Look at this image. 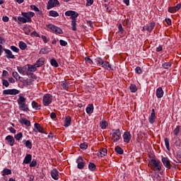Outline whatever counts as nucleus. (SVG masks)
<instances>
[{
  "label": "nucleus",
  "instance_id": "obj_35",
  "mask_svg": "<svg viewBox=\"0 0 181 181\" xmlns=\"http://www.w3.org/2000/svg\"><path fill=\"white\" fill-rule=\"evenodd\" d=\"M51 66H53V67H59V63H57V61L54 59H52L50 61Z\"/></svg>",
  "mask_w": 181,
  "mask_h": 181
},
{
  "label": "nucleus",
  "instance_id": "obj_61",
  "mask_svg": "<svg viewBox=\"0 0 181 181\" xmlns=\"http://www.w3.org/2000/svg\"><path fill=\"white\" fill-rule=\"evenodd\" d=\"M42 39L44 42L47 43L49 42V40L47 39V37L45 35H42Z\"/></svg>",
  "mask_w": 181,
  "mask_h": 181
},
{
  "label": "nucleus",
  "instance_id": "obj_63",
  "mask_svg": "<svg viewBox=\"0 0 181 181\" xmlns=\"http://www.w3.org/2000/svg\"><path fill=\"white\" fill-rule=\"evenodd\" d=\"M175 146H180V145H181V141H180V140H177V141H175Z\"/></svg>",
  "mask_w": 181,
  "mask_h": 181
},
{
  "label": "nucleus",
  "instance_id": "obj_49",
  "mask_svg": "<svg viewBox=\"0 0 181 181\" xmlns=\"http://www.w3.org/2000/svg\"><path fill=\"white\" fill-rule=\"evenodd\" d=\"M25 146L26 148H28V149H32V142H30V141H27L25 142Z\"/></svg>",
  "mask_w": 181,
  "mask_h": 181
},
{
  "label": "nucleus",
  "instance_id": "obj_41",
  "mask_svg": "<svg viewBox=\"0 0 181 181\" xmlns=\"http://www.w3.org/2000/svg\"><path fill=\"white\" fill-rule=\"evenodd\" d=\"M76 25H77L76 21V20H72L71 21L72 30H74V31L77 30V28L76 27Z\"/></svg>",
  "mask_w": 181,
  "mask_h": 181
},
{
  "label": "nucleus",
  "instance_id": "obj_50",
  "mask_svg": "<svg viewBox=\"0 0 181 181\" xmlns=\"http://www.w3.org/2000/svg\"><path fill=\"white\" fill-rule=\"evenodd\" d=\"M37 165L36 160L33 159L30 164V168H35Z\"/></svg>",
  "mask_w": 181,
  "mask_h": 181
},
{
  "label": "nucleus",
  "instance_id": "obj_17",
  "mask_svg": "<svg viewBox=\"0 0 181 181\" xmlns=\"http://www.w3.org/2000/svg\"><path fill=\"white\" fill-rule=\"evenodd\" d=\"M156 97L158 98H162L163 97V90L162 89V87H159L156 90Z\"/></svg>",
  "mask_w": 181,
  "mask_h": 181
},
{
  "label": "nucleus",
  "instance_id": "obj_8",
  "mask_svg": "<svg viewBox=\"0 0 181 181\" xmlns=\"http://www.w3.org/2000/svg\"><path fill=\"white\" fill-rule=\"evenodd\" d=\"M59 4L60 3L57 0H49L48 1L47 9L54 8V6H57V5H59Z\"/></svg>",
  "mask_w": 181,
  "mask_h": 181
},
{
  "label": "nucleus",
  "instance_id": "obj_23",
  "mask_svg": "<svg viewBox=\"0 0 181 181\" xmlns=\"http://www.w3.org/2000/svg\"><path fill=\"white\" fill-rule=\"evenodd\" d=\"M17 70L20 74H23V76H25V74L26 73V66H18Z\"/></svg>",
  "mask_w": 181,
  "mask_h": 181
},
{
  "label": "nucleus",
  "instance_id": "obj_33",
  "mask_svg": "<svg viewBox=\"0 0 181 181\" xmlns=\"http://www.w3.org/2000/svg\"><path fill=\"white\" fill-rule=\"evenodd\" d=\"M49 13V16H52V18H57V16H59V13H57V11H50Z\"/></svg>",
  "mask_w": 181,
  "mask_h": 181
},
{
  "label": "nucleus",
  "instance_id": "obj_10",
  "mask_svg": "<svg viewBox=\"0 0 181 181\" xmlns=\"http://www.w3.org/2000/svg\"><path fill=\"white\" fill-rule=\"evenodd\" d=\"M123 139L127 144L129 143V141H131V133L125 132L123 134Z\"/></svg>",
  "mask_w": 181,
  "mask_h": 181
},
{
  "label": "nucleus",
  "instance_id": "obj_11",
  "mask_svg": "<svg viewBox=\"0 0 181 181\" xmlns=\"http://www.w3.org/2000/svg\"><path fill=\"white\" fill-rule=\"evenodd\" d=\"M51 176L54 180H59V171L56 169L52 170L51 171Z\"/></svg>",
  "mask_w": 181,
  "mask_h": 181
},
{
  "label": "nucleus",
  "instance_id": "obj_1",
  "mask_svg": "<svg viewBox=\"0 0 181 181\" xmlns=\"http://www.w3.org/2000/svg\"><path fill=\"white\" fill-rule=\"evenodd\" d=\"M17 103L19 105L20 110H22V111H29V107H28V105H26V98L22 96V94L19 95Z\"/></svg>",
  "mask_w": 181,
  "mask_h": 181
},
{
  "label": "nucleus",
  "instance_id": "obj_20",
  "mask_svg": "<svg viewBox=\"0 0 181 181\" xmlns=\"http://www.w3.org/2000/svg\"><path fill=\"white\" fill-rule=\"evenodd\" d=\"M43 64H45V58L44 57H41L35 63V66L37 67H42V66H43Z\"/></svg>",
  "mask_w": 181,
  "mask_h": 181
},
{
  "label": "nucleus",
  "instance_id": "obj_28",
  "mask_svg": "<svg viewBox=\"0 0 181 181\" xmlns=\"http://www.w3.org/2000/svg\"><path fill=\"white\" fill-rule=\"evenodd\" d=\"M19 47L21 50H25L26 49V47H28V45L23 41H20L19 42Z\"/></svg>",
  "mask_w": 181,
  "mask_h": 181
},
{
  "label": "nucleus",
  "instance_id": "obj_58",
  "mask_svg": "<svg viewBox=\"0 0 181 181\" xmlns=\"http://www.w3.org/2000/svg\"><path fill=\"white\" fill-rule=\"evenodd\" d=\"M59 43H60L61 46H67V42H66L63 40H60Z\"/></svg>",
  "mask_w": 181,
  "mask_h": 181
},
{
  "label": "nucleus",
  "instance_id": "obj_59",
  "mask_svg": "<svg viewBox=\"0 0 181 181\" xmlns=\"http://www.w3.org/2000/svg\"><path fill=\"white\" fill-rule=\"evenodd\" d=\"M85 60H86V63H89V64H93V60H91V59H90V57H86Z\"/></svg>",
  "mask_w": 181,
  "mask_h": 181
},
{
  "label": "nucleus",
  "instance_id": "obj_2",
  "mask_svg": "<svg viewBox=\"0 0 181 181\" xmlns=\"http://www.w3.org/2000/svg\"><path fill=\"white\" fill-rule=\"evenodd\" d=\"M112 138L113 142H118V140L121 139V131H119V129L112 130Z\"/></svg>",
  "mask_w": 181,
  "mask_h": 181
},
{
  "label": "nucleus",
  "instance_id": "obj_31",
  "mask_svg": "<svg viewBox=\"0 0 181 181\" xmlns=\"http://www.w3.org/2000/svg\"><path fill=\"white\" fill-rule=\"evenodd\" d=\"M102 66L104 69H106L107 70H108L109 69L110 70H114V69L111 67V64H110V63L108 62H104Z\"/></svg>",
  "mask_w": 181,
  "mask_h": 181
},
{
  "label": "nucleus",
  "instance_id": "obj_44",
  "mask_svg": "<svg viewBox=\"0 0 181 181\" xmlns=\"http://www.w3.org/2000/svg\"><path fill=\"white\" fill-rule=\"evenodd\" d=\"M18 21H19V22H21L22 23H28L27 20L24 17L18 16Z\"/></svg>",
  "mask_w": 181,
  "mask_h": 181
},
{
  "label": "nucleus",
  "instance_id": "obj_16",
  "mask_svg": "<svg viewBox=\"0 0 181 181\" xmlns=\"http://www.w3.org/2000/svg\"><path fill=\"white\" fill-rule=\"evenodd\" d=\"M30 162H32V155L26 154L23 160V163H25V165H28V163H30Z\"/></svg>",
  "mask_w": 181,
  "mask_h": 181
},
{
  "label": "nucleus",
  "instance_id": "obj_40",
  "mask_svg": "<svg viewBox=\"0 0 181 181\" xmlns=\"http://www.w3.org/2000/svg\"><path fill=\"white\" fill-rule=\"evenodd\" d=\"M12 76H13V77H14V78H16V80H21V78H22V77H21L19 76V74H18V72H16V71H13L12 73Z\"/></svg>",
  "mask_w": 181,
  "mask_h": 181
},
{
  "label": "nucleus",
  "instance_id": "obj_57",
  "mask_svg": "<svg viewBox=\"0 0 181 181\" xmlns=\"http://www.w3.org/2000/svg\"><path fill=\"white\" fill-rule=\"evenodd\" d=\"M30 8H31V9H33V11H35V12H39V8H37L35 5H31Z\"/></svg>",
  "mask_w": 181,
  "mask_h": 181
},
{
  "label": "nucleus",
  "instance_id": "obj_25",
  "mask_svg": "<svg viewBox=\"0 0 181 181\" xmlns=\"http://www.w3.org/2000/svg\"><path fill=\"white\" fill-rule=\"evenodd\" d=\"M35 128H36L37 131H38V132H40L41 134H44L45 132H43V127H42L40 126V124L35 123Z\"/></svg>",
  "mask_w": 181,
  "mask_h": 181
},
{
  "label": "nucleus",
  "instance_id": "obj_56",
  "mask_svg": "<svg viewBox=\"0 0 181 181\" xmlns=\"http://www.w3.org/2000/svg\"><path fill=\"white\" fill-rule=\"evenodd\" d=\"M135 71L137 74H141L142 73V69H141V67L139 66H137L136 69H135Z\"/></svg>",
  "mask_w": 181,
  "mask_h": 181
},
{
  "label": "nucleus",
  "instance_id": "obj_42",
  "mask_svg": "<svg viewBox=\"0 0 181 181\" xmlns=\"http://www.w3.org/2000/svg\"><path fill=\"white\" fill-rule=\"evenodd\" d=\"M137 90H138V88H136V85L132 84L130 86V91L132 93H136Z\"/></svg>",
  "mask_w": 181,
  "mask_h": 181
},
{
  "label": "nucleus",
  "instance_id": "obj_12",
  "mask_svg": "<svg viewBox=\"0 0 181 181\" xmlns=\"http://www.w3.org/2000/svg\"><path fill=\"white\" fill-rule=\"evenodd\" d=\"M155 118H156L155 109H152L151 114L148 117V122H150V124H153V122H155Z\"/></svg>",
  "mask_w": 181,
  "mask_h": 181
},
{
  "label": "nucleus",
  "instance_id": "obj_22",
  "mask_svg": "<svg viewBox=\"0 0 181 181\" xmlns=\"http://www.w3.org/2000/svg\"><path fill=\"white\" fill-rule=\"evenodd\" d=\"M107 148H102L99 151V153H98V155L100 158H103V156H105L107 155Z\"/></svg>",
  "mask_w": 181,
  "mask_h": 181
},
{
  "label": "nucleus",
  "instance_id": "obj_32",
  "mask_svg": "<svg viewBox=\"0 0 181 181\" xmlns=\"http://www.w3.org/2000/svg\"><path fill=\"white\" fill-rule=\"evenodd\" d=\"M36 70H37V66H36V64L28 66V71L35 72L36 71Z\"/></svg>",
  "mask_w": 181,
  "mask_h": 181
},
{
  "label": "nucleus",
  "instance_id": "obj_6",
  "mask_svg": "<svg viewBox=\"0 0 181 181\" xmlns=\"http://www.w3.org/2000/svg\"><path fill=\"white\" fill-rule=\"evenodd\" d=\"M22 16H23L27 21V22H32V18L35 16V13L33 12H28V13H21Z\"/></svg>",
  "mask_w": 181,
  "mask_h": 181
},
{
  "label": "nucleus",
  "instance_id": "obj_46",
  "mask_svg": "<svg viewBox=\"0 0 181 181\" xmlns=\"http://www.w3.org/2000/svg\"><path fill=\"white\" fill-rule=\"evenodd\" d=\"M168 12H170V13H175V12H177V11L176 10L175 7H169L168 8Z\"/></svg>",
  "mask_w": 181,
  "mask_h": 181
},
{
  "label": "nucleus",
  "instance_id": "obj_5",
  "mask_svg": "<svg viewBox=\"0 0 181 181\" xmlns=\"http://www.w3.org/2000/svg\"><path fill=\"white\" fill-rule=\"evenodd\" d=\"M20 91L18 89H6L3 90V94L6 95H16L19 94Z\"/></svg>",
  "mask_w": 181,
  "mask_h": 181
},
{
  "label": "nucleus",
  "instance_id": "obj_38",
  "mask_svg": "<svg viewBox=\"0 0 181 181\" xmlns=\"http://www.w3.org/2000/svg\"><path fill=\"white\" fill-rule=\"evenodd\" d=\"M164 141H165V148H166L167 151H170V144H169V139L165 138L164 139Z\"/></svg>",
  "mask_w": 181,
  "mask_h": 181
},
{
  "label": "nucleus",
  "instance_id": "obj_4",
  "mask_svg": "<svg viewBox=\"0 0 181 181\" xmlns=\"http://www.w3.org/2000/svg\"><path fill=\"white\" fill-rule=\"evenodd\" d=\"M53 100V96L50 94H46L43 97V104L45 106H47L52 104V101Z\"/></svg>",
  "mask_w": 181,
  "mask_h": 181
},
{
  "label": "nucleus",
  "instance_id": "obj_13",
  "mask_svg": "<svg viewBox=\"0 0 181 181\" xmlns=\"http://www.w3.org/2000/svg\"><path fill=\"white\" fill-rule=\"evenodd\" d=\"M154 28H155V23H151L149 25H145L143 29L144 30H147L148 32H152Z\"/></svg>",
  "mask_w": 181,
  "mask_h": 181
},
{
  "label": "nucleus",
  "instance_id": "obj_62",
  "mask_svg": "<svg viewBox=\"0 0 181 181\" xmlns=\"http://www.w3.org/2000/svg\"><path fill=\"white\" fill-rule=\"evenodd\" d=\"M31 36H35V37H40L39 34H38L37 32H36V31H33V32L31 33Z\"/></svg>",
  "mask_w": 181,
  "mask_h": 181
},
{
  "label": "nucleus",
  "instance_id": "obj_53",
  "mask_svg": "<svg viewBox=\"0 0 181 181\" xmlns=\"http://www.w3.org/2000/svg\"><path fill=\"white\" fill-rule=\"evenodd\" d=\"M2 84L4 87H9V82L6 79H2Z\"/></svg>",
  "mask_w": 181,
  "mask_h": 181
},
{
  "label": "nucleus",
  "instance_id": "obj_43",
  "mask_svg": "<svg viewBox=\"0 0 181 181\" xmlns=\"http://www.w3.org/2000/svg\"><path fill=\"white\" fill-rule=\"evenodd\" d=\"M47 53H49L47 48H42L40 51V54H47Z\"/></svg>",
  "mask_w": 181,
  "mask_h": 181
},
{
  "label": "nucleus",
  "instance_id": "obj_55",
  "mask_svg": "<svg viewBox=\"0 0 181 181\" xmlns=\"http://www.w3.org/2000/svg\"><path fill=\"white\" fill-rule=\"evenodd\" d=\"M86 6H91L94 4V0H86Z\"/></svg>",
  "mask_w": 181,
  "mask_h": 181
},
{
  "label": "nucleus",
  "instance_id": "obj_64",
  "mask_svg": "<svg viewBox=\"0 0 181 181\" xmlns=\"http://www.w3.org/2000/svg\"><path fill=\"white\" fill-rule=\"evenodd\" d=\"M177 156L180 159L181 158V148H180L177 151Z\"/></svg>",
  "mask_w": 181,
  "mask_h": 181
},
{
  "label": "nucleus",
  "instance_id": "obj_18",
  "mask_svg": "<svg viewBox=\"0 0 181 181\" xmlns=\"http://www.w3.org/2000/svg\"><path fill=\"white\" fill-rule=\"evenodd\" d=\"M71 124V117H70V116H67L65 118L64 127H65V128H67V127H70Z\"/></svg>",
  "mask_w": 181,
  "mask_h": 181
},
{
  "label": "nucleus",
  "instance_id": "obj_26",
  "mask_svg": "<svg viewBox=\"0 0 181 181\" xmlns=\"http://www.w3.org/2000/svg\"><path fill=\"white\" fill-rule=\"evenodd\" d=\"M115 151L119 155H122L124 153V150L122 149V148L119 147V146H117L115 147Z\"/></svg>",
  "mask_w": 181,
  "mask_h": 181
},
{
  "label": "nucleus",
  "instance_id": "obj_29",
  "mask_svg": "<svg viewBox=\"0 0 181 181\" xmlns=\"http://www.w3.org/2000/svg\"><path fill=\"white\" fill-rule=\"evenodd\" d=\"M100 127L102 129H105L108 127L107 121H102L100 122Z\"/></svg>",
  "mask_w": 181,
  "mask_h": 181
},
{
  "label": "nucleus",
  "instance_id": "obj_54",
  "mask_svg": "<svg viewBox=\"0 0 181 181\" xmlns=\"http://www.w3.org/2000/svg\"><path fill=\"white\" fill-rule=\"evenodd\" d=\"M11 49L13 52H15L16 53H19V49L18 47H15V46H11Z\"/></svg>",
  "mask_w": 181,
  "mask_h": 181
},
{
  "label": "nucleus",
  "instance_id": "obj_30",
  "mask_svg": "<svg viewBox=\"0 0 181 181\" xmlns=\"http://www.w3.org/2000/svg\"><path fill=\"white\" fill-rule=\"evenodd\" d=\"M11 174H12V170L8 168H4V170L2 171V176H6V175H11Z\"/></svg>",
  "mask_w": 181,
  "mask_h": 181
},
{
  "label": "nucleus",
  "instance_id": "obj_3",
  "mask_svg": "<svg viewBox=\"0 0 181 181\" xmlns=\"http://www.w3.org/2000/svg\"><path fill=\"white\" fill-rule=\"evenodd\" d=\"M47 27L48 28V29H50V30H52V32H54V33H58L59 35L63 34V30H61L60 28H59L54 25L49 24L48 25H47Z\"/></svg>",
  "mask_w": 181,
  "mask_h": 181
},
{
  "label": "nucleus",
  "instance_id": "obj_34",
  "mask_svg": "<svg viewBox=\"0 0 181 181\" xmlns=\"http://www.w3.org/2000/svg\"><path fill=\"white\" fill-rule=\"evenodd\" d=\"M180 133V126H177L173 131V134L174 135H175V136H177Z\"/></svg>",
  "mask_w": 181,
  "mask_h": 181
},
{
  "label": "nucleus",
  "instance_id": "obj_7",
  "mask_svg": "<svg viewBox=\"0 0 181 181\" xmlns=\"http://www.w3.org/2000/svg\"><path fill=\"white\" fill-rule=\"evenodd\" d=\"M76 163L78 169H84L86 166V161L83 159L81 156H79L76 160Z\"/></svg>",
  "mask_w": 181,
  "mask_h": 181
},
{
  "label": "nucleus",
  "instance_id": "obj_60",
  "mask_svg": "<svg viewBox=\"0 0 181 181\" xmlns=\"http://www.w3.org/2000/svg\"><path fill=\"white\" fill-rule=\"evenodd\" d=\"M23 30H24L25 35H29V33H30V29H29L28 28H24Z\"/></svg>",
  "mask_w": 181,
  "mask_h": 181
},
{
  "label": "nucleus",
  "instance_id": "obj_48",
  "mask_svg": "<svg viewBox=\"0 0 181 181\" xmlns=\"http://www.w3.org/2000/svg\"><path fill=\"white\" fill-rule=\"evenodd\" d=\"M95 62L98 64H101L102 66L104 64V61L101 58H97Z\"/></svg>",
  "mask_w": 181,
  "mask_h": 181
},
{
  "label": "nucleus",
  "instance_id": "obj_52",
  "mask_svg": "<svg viewBox=\"0 0 181 181\" xmlns=\"http://www.w3.org/2000/svg\"><path fill=\"white\" fill-rule=\"evenodd\" d=\"M76 18H78V13L74 11V15L70 18L72 21H76Z\"/></svg>",
  "mask_w": 181,
  "mask_h": 181
},
{
  "label": "nucleus",
  "instance_id": "obj_14",
  "mask_svg": "<svg viewBox=\"0 0 181 181\" xmlns=\"http://www.w3.org/2000/svg\"><path fill=\"white\" fill-rule=\"evenodd\" d=\"M4 51L7 54L6 57L7 59H15V55L12 54V51L9 49H4Z\"/></svg>",
  "mask_w": 181,
  "mask_h": 181
},
{
  "label": "nucleus",
  "instance_id": "obj_9",
  "mask_svg": "<svg viewBox=\"0 0 181 181\" xmlns=\"http://www.w3.org/2000/svg\"><path fill=\"white\" fill-rule=\"evenodd\" d=\"M151 163L153 166L154 167V170H158V172L162 169V167H160V162L156 160H151Z\"/></svg>",
  "mask_w": 181,
  "mask_h": 181
},
{
  "label": "nucleus",
  "instance_id": "obj_21",
  "mask_svg": "<svg viewBox=\"0 0 181 181\" xmlns=\"http://www.w3.org/2000/svg\"><path fill=\"white\" fill-rule=\"evenodd\" d=\"M20 123L25 125L26 127H30V121L28 120L26 118H21L20 119Z\"/></svg>",
  "mask_w": 181,
  "mask_h": 181
},
{
  "label": "nucleus",
  "instance_id": "obj_27",
  "mask_svg": "<svg viewBox=\"0 0 181 181\" xmlns=\"http://www.w3.org/2000/svg\"><path fill=\"white\" fill-rule=\"evenodd\" d=\"M32 107L35 110H40L42 108V106L40 105L37 104V103H36L35 101H33Z\"/></svg>",
  "mask_w": 181,
  "mask_h": 181
},
{
  "label": "nucleus",
  "instance_id": "obj_47",
  "mask_svg": "<svg viewBox=\"0 0 181 181\" xmlns=\"http://www.w3.org/2000/svg\"><path fill=\"white\" fill-rule=\"evenodd\" d=\"M22 136H23L22 133H18V134L15 135L14 138H16V141H20L21 138H22Z\"/></svg>",
  "mask_w": 181,
  "mask_h": 181
},
{
  "label": "nucleus",
  "instance_id": "obj_15",
  "mask_svg": "<svg viewBox=\"0 0 181 181\" xmlns=\"http://www.w3.org/2000/svg\"><path fill=\"white\" fill-rule=\"evenodd\" d=\"M6 140L8 141L11 146H13V144H15V139H13V136L8 135L6 137Z\"/></svg>",
  "mask_w": 181,
  "mask_h": 181
},
{
  "label": "nucleus",
  "instance_id": "obj_39",
  "mask_svg": "<svg viewBox=\"0 0 181 181\" xmlns=\"http://www.w3.org/2000/svg\"><path fill=\"white\" fill-rule=\"evenodd\" d=\"M95 164H94L93 163H90L88 164V169L89 170H91L92 172H93V170H95Z\"/></svg>",
  "mask_w": 181,
  "mask_h": 181
},
{
  "label": "nucleus",
  "instance_id": "obj_37",
  "mask_svg": "<svg viewBox=\"0 0 181 181\" xmlns=\"http://www.w3.org/2000/svg\"><path fill=\"white\" fill-rule=\"evenodd\" d=\"M162 66L164 69L168 70V69H170V67H172V64L170 62H165Z\"/></svg>",
  "mask_w": 181,
  "mask_h": 181
},
{
  "label": "nucleus",
  "instance_id": "obj_45",
  "mask_svg": "<svg viewBox=\"0 0 181 181\" xmlns=\"http://www.w3.org/2000/svg\"><path fill=\"white\" fill-rule=\"evenodd\" d=\"M81 149H87L88 148V144L87 143H82L80 144Z\"/></svg>",
  "mask_w": 181,
  "mask_h": 181
},
{
  "label": "nucleus",
  "instance_id": "obj_24",
  "mask_svg": "<svg viewBox=\"0 0 181 181\" xmlns=\"http://www.w3.org/2000/svg\"><path fill=\"white\" fill-rule=\"evenodd\" d=\"M94 111V106L93 105H88L86 107L87 114H93Z\"/></svg>",
  "mask_w": 181,
  "mask_h": 181
},
{
  "label": "nucleus",
  "instance_id": "obj_51",
  "mask_svg": "<svg viewBox=\"0 0 181 181\" xmlns=\"http://www.w3.org/2000/svg\"><path fill=\"white\" fill-rule=\"evenodd\" d=\"M74 11H67L66 12H65V16H72V15H74Z\"/></svg>",
  "mask_w": 181,
  "mask_h": 181
},
{
  "label": "nucleus",
  "instance_id": "obj_36",
  "mask_svg": "<svg viewBox=\"0 0 181 181\" xmlns=\"http://www.w3.org/2000/svg\"><path fill=\"white\" fill-rule=\"evenodd\" d=\"M70 86V83L69 82H62V87L64 90H69V86Z\"/></svg>",
  "mask_w": 181,
  "mask_h": 181
},
{
  "label": "nucleus",
  "instance_id": "obj_19",
  "mask_svg": "<svg viewBox=\"0 0 181 181\" xmlns=\"http://www.w3.org/2000/svg\"><path fill=\"white\" fill-rule=\"evenodd\" d=\"M162 162L165 168H167L168 169H170V163L169 162V160H168V158H163Z\"/></svg>",
  "mask_w": 181,
  "mask_h": 181
}]
</instances>
